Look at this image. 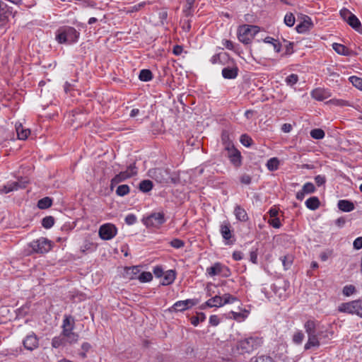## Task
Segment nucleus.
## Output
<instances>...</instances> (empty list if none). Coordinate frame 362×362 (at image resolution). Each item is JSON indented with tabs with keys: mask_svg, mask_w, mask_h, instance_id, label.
Masks as SVG:
<instances>
[{
	"mask_svg": "<svg viewBox=\"0 0 362 362\" xmlns=\"http://www.w3.org/2000/svg\"><path fill=\"white\" fill-rule=\"evenodd\" d=\"M80 33L74 27L62 26L56 32V40L59 44H73L78 41Z\"/></svg>",
	"mask_w": 362,
	"mask_h": 362,
	"instance_id": "1",
	"label": "nucleus"
},
{
	"mask_svg": "<svg viewBox=\"0 0 362 362\" xmlns=\"http://www.w3.org/2000/svg\"><path fill=\"white\" fill-rule=\"evenodd\" d=\"M148 174L152 179L162 185L176 183L177 180V177L174 176L168 168H157L150 169Z\"/></svg>",
	"mask_w": 362,
	"mask_h": 362,
	"instance_id": "2",
	"label": "nucleus"
},
{
	"mask_svg": "<svg viewBox=\"0 0 362 362\" xmlns=\"http://www.w3.org/2000/svg\"><path fill=\"white\" fill-rule=\"evenodd\" d=\"M141 221L146 228H160L166 221L165 214L163 211L152 212Z\"/></svg>",
	"mask_w": 362,
	"mask_h": 362,
	"instance_id": "3",
	"label": "nucleus"
},
{
	"mask_svg": "<svg viewBox=\"0 0 362 362\" xmlns=\"http://www.w3.org/2000/svg\"><path fill=\"white\" fill-rule=\"evenodd\" d=\"M338 310L341 313H346L349 314H356L362 317V300H357L348 303H341Z\"/></svg>",
	"mask_w": 362,
	"mask_h": 362,
	"instance_id": "4",
	"label": "nucleus"
},
{
	"mask_svg": "<svg viewBox=\"0 0 362 362\" xmlns=\"http://www.w3.org/2000/svg\"><path fill=\"white\" fill-rule=\"evenodd\" d=\"M29 246L35 253L44 254L48 252L52 247V241L45 238H40L35 240L32 241Z\"/></svg>",
	"mask_w": 362,
	"mask_h": 362,
	"instance_id": "5",
	"label": "nucleus"
},
{
	"mask_svg": "<svg viewBox=\"0 0 362 362\" xmlns=\"http://www.w3.org/2000/svg\"><path fill=\"white\" fill-rule=\"evenodd\" d=\"M255 26L244 25L240 27L238 33V40L245 45H248L252 42L255 33H252V30L255 29ZM255 31L254 33H255Z\"/></svg>",
	"mask_w": 362,
	"mask_h": 362,
	"instance_id": "6",
	"label": "nucleus"
},
{
	"mask_svg": "<svg viewBox=\"0 0 362 362\" xmlns=\"http://www.w3.org/2000/svg\"><path fill=\"white\" fill-rule=\"evenodd\" d=\"M117 228L114 224L105 223L100 227L98 234L101 239L109 240L117 235Z\"/></svg>",
	"mask_w": 362,
	"mask_h": 362,
	"instance_id": "7",
	"label": "nucleus"
},
{
	"mask_svg": "<svg viewBox=\"0 0 362 362\" xmlns=\"http://www.w3.org/2000/svg\"><path fill=\"white\" fill-rule=\"evenodd\" d=\"M220 232L226 244L232 245L234 243L235 239L229 221H226L221 224Z\"/></svg>",
	"mask_w": 362,
	"mask_h": 362,
	"instance_id": "8",
	"label": "nucleus"
},
{
	"mask_svg": "<svg viewBox=\"0 0 362 362\" xmlns=\"http://www.w3.org/2000/svg\"><path fill=\"white\" fill-rule=\"evenodd\" d=\"M199 300L197 298L187 299L185 300H179L173 304L169 308L170 312H184L192 306L198 304Z\"/></svg>",
	"mask_w": 362,
	"mask_h": 362,
	"instance_id": "9",
	"label": "nucleus"
},
{
	"mask_svg": "<svg viewBox=\"0 0 362 362\" xmlns=\"http://www.w3.org/2000/svg\"><path fill=\"white\" fill-rule=\"evenodd\" d=\"M256 341L257 339L253 337L240 340L237 344V349L240 354L250 353L255 349Z\"/></svg>",
	"mask_w": 362,
	"mask_h": 362,
	"instance_id": "10",
	"label": "nucleus"
},
{
	"mask_svg": "<svg viewBox=\"0 0 362 362\" xmlns=\"http://www.w3.org/2000/svg\"><path fill=\"white\" fill-rule=\"evenodd\" d=\"M228 158L234 168H238L243 164V156L240 151L235 147L227 151Z\"/></svg>",
	"mask_w": 362,
	"mask_h": 362,
	"instance_id": "11",
	"label": "nucleus"
},
{
	"mask_svg": "<svg viewBox=\"0 0 362 362\" xmlns=\"http://www.w3.org/2000/svg\"><path fill=\"white\" fill-rule=\"evenodd\" d=\"M11 13V8L0 0V28L5 27L7 25Z\"/></svg>",
	"mask_w": 362,
	"mask_h": 362,
	"instance_id": "12",
	"label": "nucleus"
},
{
	"mask_svg": "<svg viewBox=\"0 0 362 362\" xmlns=\"http://www.w3.org/2000/svg\"><path fill=\"white\" fill-rule=\"evenodd\" d=\"M228 66L222 69V76L226 79L235 78L239 72V69L233 60V64H227Z\"/></svg>",
	"mask_w": 362,
	"mask_h": 362,
	"instance_id": "13",
	"label": "nucleus"
},
{
	"mask_svg": "<svg viewBox=\"0 0 362 362\" xmlns=\"http://www.w3.org/2000/svg\"><path fill=\"white\" fill-rule=\"evenodd\" d=\"M210 62L213 64L218 63L225 65L227 64H233V59L231 58L227 52H223L214 54L211 58Z\"/></svg>",
	"mask_w": 362,
	"mask_h": 362,
	"instance_id": "14",
	"label": "nucleus"
},
{
	"mask_svg": "<svg viewBox=\"0 0 362 362\" xmlns=\"http://www.w3.org/2000/svg\"><path fill=\"white\" fill-rule=\"evenodd\" d=\"M28 182H23V181H15V182H8L7 184L3 186L2 189H0V191L2 193L7 194L8 192H11L13 190H17L18 189H23L25 188L26 184Z\"/></svg>",
	"mask_w": 362,
	"mask_h": 362,
	"instance_id": "15",
	"label": "nucleus"
},
{
	"mask_svg": "<svg viewBox=\"0 0 362 362\" xmlns=\"http://www.w3.org/2000/svg\"><path fill=\"white\" fill-rule=\"evenodd\" d=\"M23 344L25 349L33 351L38 346V338L34 333H32L25 338Z\"/></svg>",
	"mask_w": 362,
	"mask_h": 362,
	"instance_id": "16",
	"label": "nucleus"
},
{
	"mask_svg": "<svg viewBox=\"0 0 362 362\" xmlns=\"http://www.w3.org/2000/svg\"><path fill=\"white\" fill-rule=\"evenodd\" d=\"M314 26L311 18L308 16H304L303 21L297 25L296 30L298 33H304Z\"/></svg>",
	"mask_w": 362,
	"mask_h": 362,
	"instance_id": "17",
	"label": "nucleus"
},
{
	"mask_svg": "<svg viewBox=\"0 0 362 362\" xmlns=\"http://www.w3.org/2000/svg\"><path fill=\"white\" fill-rule=\"evenodd\" d=\"M234 215L235 216L236 219L241 222H246L249 219L246 211L240 205L235 206L234 209Z\"/></svg>",
	"mask_w": 362,
	"mask_h": 362,
	"instance_id": "18",
	"label": "nucleus"
},
{
	"mask_svg": "<svg viewBox=\"0 0 362 362\" xmlns=\"http://www.w3.org/2000/svg\"><path fill=\"white\" fill-rule=\"evenodd\" d=\"M163 276V279L160 284L163 286H168L172 284L174 282L176 278V272L175 270L170 269L164 273Z\"/></svg>",
	"mask_w": 362,
	"mask_h": 362,
	"instance_id": "19",
	"label": "nucleus"
},
{
	"mask_svg": "<svg viewBox=\"0 0 362 362\" xmlns=\"http://www.w3.org/2000/svg\"><path fill=\"white\" fill-rule=\"evenodd\" d=\"M15 128L18 139L25 140L28 137V135L30 134V130L29 129H25L21 123H16L15 125Z\"/></svg>",
	"mask_w": 362,
	"mask_h": 362,
	"instance_id": "20",
	"label": "nucleus"
},
{
	"mask_svg": "<svg viewBox=\"0 0 362 362\" xmlns=\"http://www.w3.org/2000/svg\"><path fill=\"white\" fill-rule=\"evenodd\" d=\"M338 208L344 212H350L354 209V204L351 201L341 199L337 204Z\"/></svg>",
	"mask_w": 362,
	"mask_h": 362,
	"instance_id": "21",
	"label": "nucleus"
},
{
	"mask_svg": "<svg viewBox=\"0 0 362 362\" xmlns=\"http://www.w3.org/2000/svg\"><path fill=\"white\" fill-rule=\"evenodd\" d=\"M308 340L307 343L305 344L304 349L305 350H308L312 347H319L320 345V341L317 339L316 333L309 334Z\"/></svg>",
	"mask_w": 362,
	"mask_h": 362,
	"instance_id": "22",
	"label": "nucleus"
},
{
	"mask_svg": "<svg viewBox=\"0 0 362 362\" xmlns=\"http://www.w3.org/2000/svg\"><path fill=\"white\" fill-rule=\"evenodd\" d=\"M332 48L337 54L343 56H350L352 53L351 50L342 44L333 43Z\"/></svg>",
	"mask_w": 362,
	"mask_h": 362,
	"instance_id": "23",
	"label": "nucleus"
},
{
	"mask_svg": "<svg viewBox=\"0 0 362 362\" xmlns=\"http://www.w3.org/2000/svg\"><path fill=\"white\" fill-rule=\"evenodd\" d=\"M221 141L224 146L225 150L227 151L230 148L235 147L233 141L230 140L229 134L227 131L223 130L221 134Z\"/></svg>",
	"mask_w": 362,
	"mask_h": 362,
	"instance_id": "24",
	"label": "nucleus"
},
{
	"mask_svg": "<svg viewBox=\"0 0 362 362\" xmlns=\"http://www.w3.org/2000/svg\"><path fill=\"white\" fill-rule=\"evenodd\" d=\"M346 23L355 30L360 33H362L361 23L358 18L354 14H352V16L349 18Z\"/></svg>",
	"mask_w": 362,
	"mask_h": 362,
	"instance_id": "25",
	"label": "nucleus"
},
{
	"mask_svg": "<svg viewBox=\"0 0 362 362\" xmlns=\"http://www.w3.org/2000/svg\"><path fill=\"white\" fill-rule=\"evenodd\" d=\"M305 206L310 210H316L320 205V199L317 197H311L305 201Z\"/></svg>",
	"mask_w": 362,
	"mask_h": 362,
	"instance_id": "26",
	"label": "nucleus"
},
{
	"mask_svg": "<svg viewBox=\"0 0 362 362\" xmlns=\"http://www.w3.org/2000/svg\"><path fill=\"white\" fill-rule=\"evenodd\" d=\"M222 263L216 262L211 267L206 269V274L210 276L220 275Z\"/></svg>",
	"mask_w": 362,
	"mask_h": 362,
	"instance_id": "27",
	"label": "nucleus"
},
{
	"mask_svg": "<svg viewBox=\"0 0 362 362\" xmlns=\"http://www.w3.org/2000/svg\"><path fill=\"white\" fill-rule=\"evenodd\" d=\"M206 305H207V307H209V308L221 307L222 306V297L216 295L214 297L211 298L206 302Z\"/></svg>",
	"mask_w": 362,
	"mask_h": 362,
	"instance_id": "28",
	"label": "nucleus"
},
{
	"mask_svg": "<svg viewBox=\"0 0 362 362\" xmlns=\"http://www.w3.org/2000/svg\"><path fill=\"white\" fill-rule=\"evenodd\" d=\"M311 95L317 100L322 101L327 98V92L321 88H316L311 93Z\"/></svg>",
	"mask_w": 362,
	"mask_h": 362,
	"instance_id": "29",
	"label": "nucleus"
},
{
	"mask_svg": "<svg viewBox=\"0 0 362 362\" xmlns=\"http://www.w3.org/2000/svg\"><path fill=\"white\" fill-rule=\"evenodd\" d=\"M153 187V184L150 180H144L139 185V190L144 193L150 192Z\"/></svg>",
	"mask_w": 362,
	"mask_h": 362,
	"instance_id": "30",
	"label": "nucleus"
},
{
	"mask_svg": "<svg viewBox=\"0 0 362 362\" xmlns=\"http://www.w3.org/2000/svg\"><path fill=\"white\" fill-rule=\"evenodd\" d=\"M52 205V199L45 197L37 202V207L40 209H47Z\"/></svg>",
	"mask_w": 362,
	"mask_h": 362,
	"instance_id": "31",
	"label": "nucleus"
},
{
	"mask_svg": "<svg viewBox=\"0 0 362 362\" xmlns=\"http://www.w3.org/2000/svg\"><path fill=\"white\" fill-rule=\"evenodd\" d=\"M139 78L141 81H149L153 78V74L150 69H142L140 71Z\"/></svg>",
	"mask_w": 362,
	"mask_h": 362,
	"instance_id": "32",
	"label": "nucleus"
},
{
	"mask_svg": "<svg viewBox=\"0 0 362 362\" xmlns=\"http://www.w3.org/2000/svg\"><path fill=\"white\" fill-rule=\"evenodd\" d=\"M131 177V175H129L127 172L122 171L119 174L116 175L113 178V182L120 183L123 181Z\"/></svg>",
	"mask_w": 362,
	"mask_h": 362,
	"instance_id": "33",
	"label": "nucleus"
},
{
	"mask_svg": "<svg viewBox=\"0 0 362 362\" xmlns=\"http://www.w3.org/2000/svg\"><path fill=\"white\" fill-rule=\"evenodd\" d=\"M266 165L269 170L275 171L279 168V160L277 158H272L268 160Z\"/></svg>",
	"mask_w": 362,
	"mask_h": 362,
	"instance_id": "34",
	"label": "nucleus"
},
{
	"mask_svg": "<svg viewBox=\"0 0 362 362\" xmlns=\"http://www.w3.org/2000/svg\"><path fill=\"white\" fill-rule=\"evenodd\" d=\"M130 192V187L127 185H121L116 189V194L119 197H124L128 194Z\"/></svg>",
	"mask_w": 362,
	"mask_h": 362,
	"instance_id": "35",
	"label": "nucleus"
},
{
	"mask_svg": "<svg viewBox=\"0 0 362 362\" xmlns=\"http://www.w3.org/2000/svg\"><path fill=\"white\" fill-rule=\"evenodd\" d=\"M54 222L55 220L53 216H47L42 218L41 223L45 228L49 229L54 226Z\"/></svg>",
	"mask_w": 362,
	"mask_h": 362,
	"instance_id": "36",
	"label": "nucleus"
},
{
	"mask_svg": "<svg viewBox=\"0 0 362 362\" xmlns=\"http://www.w3.org/2000/svg\"><path fill=\"white\" fill-rule=\"evenodd\" d=\"M206 320V315L204 313H197L196 316H192L190 319L191 323L194 326H197L200 322Z\"/></svg>",
	"mask_w": 362,
	"mask_h": 362,
	"instance_id": "37",
	"label": "nucleus"
},
{
	"mask_svg": "<svg viewBox=\"0 0 362 362\" xmlns=\"http://www.w3.org/2000/svg\"><path fill=\"white\" fill-rule=\"evenodd\" d=\"M304 327L308 334L316 333V325L313 320H308L305 323Z\"/></svg>",
	"mask_w": 362,
	"mask_h": 362,
	"instance_id": "38",
	"label": "nucleus"
},
{
	"mask_svg": "<svg viewBox=\"0 0 362 362\" xmlns=\"http://www.w3.org/2000/svg\"><path fill=\"white\" fill-rule=\"evenodd\" d=\"M66 340L62 336L55 337L52 340V346L57 349L60 346H65Z\"/></svg>",
	"mask_w": 362,
	"mask_h": 362,
	"instance_id": "39",
	"label": "nucleus"
},
{
	"mask_svg": "<svg viewBox=\"0 0 362 362\" xmlns=\"http://www.w3.org/2000/svg\"><path fill=\"white\" fill-rule=\"evenodd\" d=\"M310 136L315 139H322L325 137V132L322 129H313L310 131Z\"/></svg>",
	"mask_w": 362,
	"mask_h": 362,
	"instance_id": "40",
	"label": "nucleus"
},
{
	"mask_svg": "<svg viewBox=\"0 0 362 362\" xmlns=\"http://www.w3.org/2000/svg\"><path fill=\"white\" fill-rule=\"evenodd\" d=\"M240 141L243 146L246 147L251 146L254 143L252 139L246 134H242L240 136Z\"/></svg>",
	"mask_w": 362,
	"mask_h": 362,
	"instance_id": "41",
	"label": "nucleus"
},
{
	"mask_svg": "<svg viewBox=\"0 0 362 362\" xmlns=\"http://www.w3.org/2000/svg\"><path fill=\"white\" fill-rule=\"evenodd\" d=\"M74 326H75L74 319L71 315L65 316V317L63 320L62 329L69 328V327L74 328Z\"/></svg>",
	"mask_w": 362,
	"mask_h": 362,
	"instance_id": "42",
	"label": "nucleus"
},
{
	"mask_svg": "<svg viewBox=\"0 0 362 362\" xmlns=\"http://www.w3.org/2000/svg\"><path fill=\"white\" fill-rule=\"evenodd\" d=\"M138 279L142 283L149 282L153 279V275L149 272H143L139 276Z\"/></svg>",
	"mask_w": 362,
	"mask_h": 362,
	"instance_id": "43",
	"label": "nucleus"
},
{
	"mask_svg": "<svg viewBox=\"0 0 362 362\" xmlns=\"http://www.w3.org/2000/svg\"><path fill=\"white\" fill-rule=\"evenodd\" d=\"M221 297H222V306L226 304H228V303H233L238 300L236 297L230 295V293H225Z\"/></svg>",
	"mask_w": 362,
	"mask_h": 362,
	"instance_id": "44",
	"label": "nucleus"
},
{
	"mask_svg": "<svg viewBox=\"0 0 362 362\" xmlns=\"http://www.w3.org/2000/svg\"><path fill=\"white\" fill-rule=\"evenodd\" d=\"M349 81L357 88L362 90V78L352 76L349 78Z\"/></svg>",
	"mask_w": 362,
	"mask_h": 362,
	"instance_id": "45",
	"label": "nucleus"
},
{
	"mask_svg": "<svg viewBox=\"0 0 362 362\" xmlns=\"http://www.w3.org/2000/svg\"><path fill=\"white\" fill-rule=\"evenodd\" d=\"M295 16L292 13H287L284 17V23L288 27H292L295 23Z\"/></svg>",
	"mask_w": 362,
	"mask_h": 362,
	"instance_id": "46",
	"label": "nucleus"
},
{
	"mask_svg": "<svg viewBox=\"0 0 362 362\" xmlns=\"http://www.w3.org/2000/svg\"><path fill=\"white\" fill-rule=\"evenodd\" d=\"M298 81V76L297 74H291L286 78V83L288 86H293Z\"/></svg>",
	"mask_w": 362,
	"mask_h": 362,
	"instance_id": "47",
	"label": "nucleus"
},
{
	"mask_svg": "<svg viewBox=\"0 0 362 362\" xmlns=\"http://www.w3.org/2000/svg\"><path fill=\"white\" fill-rule=\"evenodd\" d=\"M170 245L171 247L175 248V249H180L185 246V243L183 240L178 239V238H174L170 242Z\"/></svg>",
	"mask_w": 362,
	"mask_h": 362,
	"instance_id": "48",
	"label": "nucleus"
},
{
	"mask_svg": "<svg viewBox=\"0 0 362 362\" xmlns=\"http://www.w3.org/2000/svg\"><path fill=\"white\" fill-rule=\"evenodd\" d=\"M194 1L195 0H186L185 8L183 11L186 16H189L192 15V9Z\"/></svg>",
	"mask_w": 362,
	"mask_h": 362,
	"instance_id": "49",
	"label": "nucleus"
},
{
	"mask_svg": "<svg viewBox=\"0 0 362 362\" xmlns=\"http://www.w3.org/2000/svg\"><path fill=\"white\" fill-rule=\"evenodd\" d=\"M302 189L303 190V192H305L306 194H312L315 192L316 188L312 182H306L303 186Z\"/></svg>",
	"mask_w": 362,
	"mask_h": 362,
	"instance_id": "50",
	"label": "nucleus"
},
{
	"mask_svg": "<svg viewBox=\"0 0 362 362\" xmlns=\"http://www.w3.org/2000/svg\"><path fill=\"white\" fill-rule=\"evenodd\" d=\"M343 294L350 296L356 292V287L354 285H346L343 288Z\"/></svg>",
	"mask_w": 362,
	"mask_h": 362,
	"instance_id": "51",
	"label": "nucleus"
},
{
	"mask_svg": "<svg viewBox=\"0 0 362 362\" xmlns=\"http://www.w3.org/2000/svg\"><path fill=\"white\" fill-rule=\"evenodd\" d=\"M304 339V334L301 332H296L293 336V341L296 344H300Z\"/></svg>",
	"mask_w": 362,
	"mask_h": 362,
	"instance_id": "52",
	"label": "nucleus"
},
{
	"mask_svg": "<svg viewBox=\"0 0 362 362\" xmlns=\"http://www.w3.org/2000/svg\"><path fill=\"white\" fill-rule=\"evenodd\" d=\"M352 14L353 13L349 9L345 8L340 11V16L346 22H347Z\"/></svg>",
	"mask_w": 362,
	"mask_h": 362,
	"instance_id": "53",
	"label": "nucleus"
},
{
	"mask_svg": "<svg viewBox=\"0 0 362 362\" xmlns=\"http://www.w3.org/2000/svg\"><path fill=\"white\" fill-rule=\"evenodd\" d=\"M284 42H286V45H285V53L284 55H290L293 52V42H288L286 40L284 39Z\"/></svg>",
	"mask_w": 362,
	"mask_h": 362,
	"instance_id": "54",
	"label": "nucleus"
},
{
	"mask_svg": "<svg viewBox=\"0 0 362 362\" xmlns=\"http://www.w3.org/2000/svg\"><path fill=\"white\" fill-rule=\"evenodd\" d=\"M268 223L274 228H279L281 226V221L278 217L269 219Z\"/></svg>",
	"mask_w": 362,
	"mask_h": 362,
	"instance_id": "55",
	"label": "nucleus"
},
{
	"mask_svg": "<svg viewBox=\"0 0 362 362\" xmlns=\"http://www.w3.org/2000/svg\"><path fill=\"white\" fill-rule=\"evenodd\" d=\"M78 334L72 332L69 336L65 338L66 342H68L69 344H73L78 341Z\"/></svg>",
	"mask_w": 362,
	"mask_h": 362,
	"instance_id": "56",
	"label": "nucleus"
},
{
	"mask_svg": "<svg viewBox=\"0 0 362 362\" xmlns=\"http://www.w3.org/2000/svg\"><path fill=\"white\" fill-rule=\"evenodd\" d=\"M136 216L133 214H129L125 217V223L127 225H133L136 222Z\"/></svg>",
	"mask_w": 362,
	"mask_h": 362,
	"instance_id": "57",
	"label": "nucleus"
},
{
	"mask_svg": "<svg viewBox=\"0 0 362 362\" xmlns=\"http://www.w3.org/2000/svg\"><path fill=\"white\" fill-rule=\"evenodd\" d=\"M125 172H127L129 175H131V177L136 175L137 174V168L135 163L129 165Z\"/></svg>",
	"mask_w": 362,
	"mask_h": 362,
	"instance_id": "58",
	"label": "nucleus"
},
{
	"mask_svg": "<svg viewBox=\"0 0 362 362\" xmlns=\"http://www.w3.org/2000/svg\"><path fill=\"white\" fill-rule=\"evenodd\" d=\"M240 181L242 184L250 185L252 181V178L250 175L245 173L240 176Z\"/></svg>",
	"mask_w": 362,
	"mask_h": 362,
	"instance_id": "59",
	"label": "nucleus"
},
{
	"mask_svg": "<svg viewBox=\"0 0 362 362\" xmlns=\"http://www.w3.org/2000/svg\"><path fill=\"white\" fill-rule=\"evenodd\" d=\"M220 274L223 277H228L230 276L231 272L227 266L222 264Z\"/></svg>",
	"mask_w": 362,
	"mask_h": 362,
	"instance_id": "60",
	"label": "nucleus"
},
{
	"mask_svg": "<svg viewBox=\"0 0 362 362\" xmlns=\"http://www.w3.org/2000/svg\"><path fill=\"white\" fill-rule=\"evenodd\" d=\"M316 185L320 187L326 182V177L324 175H318L315 177Z\"/></svg>",
	"mask_w": 362,
	"mask_h": 362,
	"instance_id": "61",
	"label": "nucleus"
},
{
	"mask_svg": "<svg viewBox=\"0 0 362 362\" xmlns=\"http://www.w3.org/2000/svg\"><path fill=\"white\" fill-rule=\"evenodd\" d=\"M153 272L154 275L158 278L163 276V275L164 274L163 269L161 266L155 267L153 269Z\"/></svg>",
	"mask_w": 362,
	"mask_h": 362,
	"instance_id": "62",
	"label": "nucleus"
},
{
	"mask_svg": "<svg viewBox=\"0 0 362 362\" xmlns=\"http://www.w3.org/2000/svg\"><path fill=\"white\" fill-rule=\"evenodd\" d=\"M255 362H275L270 356H260Z\"/></svg>",
	"mask_w": 362,
	"mask_h": 362,
	"instance_id": "63",
	"label": "nucleus"
},
{
	"mask_svg": "<svg viewBox=\"0 0 362 362\" xmlns=\"http://www.w3.org/2000/svg\"><path fill=\"white\" fill-rule=\"evenodd\" d=\"M354 248L356 250H360L362 248V237H358L355 239L353 243Z\"/></svg>",
	"mask_w": 362,
	"mask_h": 362,
	"instance_id": "64",
	"label": "nucleus"
}]
</instances>
